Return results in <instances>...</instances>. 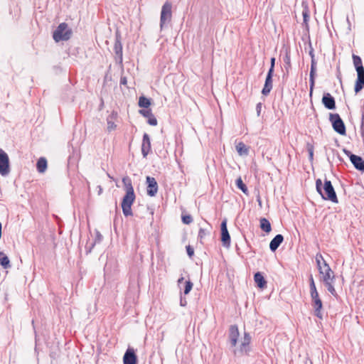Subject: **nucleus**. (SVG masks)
<instances>
[{
  "label": "nucleus",
  "instance_id": "54",
  "mask_svg": "<svg viewBox=\"0 0 364 364\" xmlns=\"http://www.w3.org/2000/svg\"><path fill=\"white\" fill-rule=\"evenodd\" d=\"M347 22H348V26L350 27V21L348 17H347Z\"/></svg>",
  "mask_w": 364,
  "mask_h": 364
},
{
  "label": "nucleus",
  "instance_id": "26",
  "mask_svg": "<svg viewBox=\"0 0 364 364\" xmlns=\"http://www.w3.org/2000/svg\"><path fill=\"white\" fill-rule=\"evenodd\" d=\"M0 264L4 269H9L11 267L9 257L3 252H0Z\"/></svg>",
  "mask_w": 364,
  "mask_h": 364
},
{
  "label": "nucleus",
  "instance_id": "15",
  "mask_svg": "<svg viewBox=\"0 0 364 364\" xmlns=\"http://www.w3.org/2000/svg\"><path fill=\"white\" fill-rule=\"evenodd\" d=\"M321 101L323 106L328 109H335L336 107L334 97L328 92L323 93Z\"/></svg>",
  "mask_w": 364,
  "mask_h": 364
},
{
  "label": "nucleus",
  "instance_id": "52",
  "mask_svg": "<svg viewBox=\"0 0 364 364\" xmlns=\"http://www.w3.org/2000/svg\"><path fill=\"white\" fill-rule=\"evenodd\" d=\"M310 284H315L313 277L311 275L309 279Z\"/></svg>",
  "mask_w": 364,
  "mask_h": 364
},
{
  "label": "nucleus",
  "instance_id": "6",
  "mask_svg": "<svg viewBox=\"0 0 364 364\" xmlns=\"http://www.w3.org/2000/svg\"><path fill=\"white\" fill-rule=\"evenodd\" d=\"M172 4L170 1H166L162 6L161 16H160V28L163 29L164 26L169 23L171 20L172 13Z\"/></svg>",
  "mask_w": 364,
  "mask_h": 364
},
{
  "label": "nucleus",
  "instance_id": "14",
  "mask_svg": "<svg viewBox=\"0 0 364 364\" xmlns=\"http://www.w3.org/2000/svg\"><path fill=\"white\" fill-rule=\"evenodd\" d=\"M239 330L236 325H231L229 328V341L231 347H235L239 337Z\"/></svg>",
  "mask_w": 364,
  "mask_h": 364
},
{
  "label": "nucleus",
  "instance_id": "23",
  "mask_svg": "<svg viewBox=\"0 0 364 364\" xmlns=\"http://www.w3.org/2000/svg\"><path fill=\"white\" fill-rule=\"evenodd\" d=\"M254 280L257 287L260 289H263L267 286V282L260 272H257L255 274Z\"/></svg>",
  "mask_w": 364,
  "mask_h": 364
},
{
  "label": "nucleus",
  "instance_id": "27",
  "mask_svg": "<svg viewBox=\"0 0 364 364\" xmlns=\"http://www.w3.org/2000/svg\"><path fill=\"white\" fill-rule=\"evenodd\" d=\"M259 223H260V228L264 232L269 233L272 230L271 224L267 218H262L259 220Z\"/></svg>",
  "mask_w": 364,
  "mask_h": 364
},
{
  "label": "nucleus",
  "instance_id": "37",
  "mask_svg": "<svg viewBox=\"0 0 364 364\" xmlns=\"http://www.w3.org/2000/svg\"><path fill=\"white\" fill-rule=\"evenodd\" d=\"M323 261H325L323 258V256L321 254H317L316 256V262L317 264L318 268L321 267L323 264Z\"/></svg>",
  "mask_w": 364,
  "mask_h": 364
},
{
  "label": "nucleus",
  "instance_id": "49",
  "mask_svg": "<svg viewBox=\"0 0 364 364\" xmlns=\"http://www.w3.org/2000/svg\"><path fill=\"white\" fill-rule=\"evenodd\" d=\"M337 75V78L341 82H342V77H341V73L339 67L337 68V75Z\"/></svg>",
  "mask_w": 364,
  "mask_h": 364
},
{
  "label": "nucleus",
  "instance_id": "17",
  "mask_svg": "<svg viewBox=\"0 0 364 364\" xmlns=\"http://www.w3.org/2000/svg\"><path fill=\"white\" fill-rule=\"evenodd\" d=\"M151 146L149 135L147 133H144L141 144V154L144 158H146L147 155L151 151Z\"/></svg>",
  "mask_w": 364,
  "mask_h": 364
},
{
  "label": "nucleus",
  "instance_id": "20",
  "mask_svg": "<svg viewBox=\"0 0 364 364\" xmlns=\"http://www.w3.org/2000/svg\"><path fill=\"white\" fill-rule=\"evenodd\" d=\"M284 240V237L281 234L277 235L269 243V249L272 252H275Z\"/></svg>",
  "mask_w": 364,
  "mask_h": 364
},
{
  "label": "nucleus",
  "instance_id": "30",
  "mask_svg": "<svg viewBox=\"0 0 364 364\" xmlns=\"http://www.w3.org/2000/svg\"><path fill=\"white\" fill-rule=\"evenodd\" d=\"M138 104L140 107L148 108L151 105V100L144 96H141Z\"/></svg>",
  "mask_w": 364,
  "mask_h": 364
},
{
  "label": "nucleus",
  "instance_id": "32",
  "mask_svg": "<svg viewBox=\"0 0 364 364\" xmlns=\"http://www.w3.org/2000/svg\"><path fill=\"white\" fill-rule=\"evenodd\" d=\"M333 281H331V282H324L326 288H327V290L333 295V296H336L337 295V293H336V291L333 285Z\"/></svg>",
  "mask_w": 364,
  "mask_h": 364
},
{
  "label": "nucleus",
  "instance_id": "3",
  "mask_svg": "<svg viewBox=\"0 0 364 364\" xmlns=\"http://www.w3.org/2000/svg\"><path fill=\"white\" fill-rule=\"evenodd\" d=\"M73 34V31L66 23H60L53 33V38L57 43L68 41Z\"/></svg>",
  "mask_w": 364,
  "mask_h": 364
},
{
  "label": "nucleus",
  "instance_id": "13",
  "mask_svg": "<svg viewBox=\"0 0 364 364\" xmlns=\"http://www.w3.org/2000/svg\"><path fill=\"white\" fill-rule=\"evenodd\" d=\"M221 242L225 247L230 245V235L227 228V219H224L220 225Z\"/></svg>",
  "mask_w": 364,
  "mask_h": 364
},
{
  "label": "nucleus",
  "instance_id": "2",
  "mask_svg": "<svg viewBox=\"0 0 364 364\" xmlns=\"http://www.w3.org/2000/svg\"><path fill=\"white\" fill-rule=\"evenodd\" d=\"M316 188L323 199L338 203V198L331 182L326 178L323 185L320 178L316 181Z\"/></svg>",
  "mask_w": 364,
  "mask_h": 364
},
{
  "label": "nucleus",
  "instance_id": "35",
  "mask_svg": "<svg viewBox=\"0 0 364 364\" xmlns=\"http://www.w3.org/2000/svg\"><path fill=\"white\" fill-rule=\"evenodd\" d=\"M306 149L309 152V158L311 161L314 159V146L311 144L308 143L306 145Z\"/></svg>",
  "mask_w": 364,
  "mask_h": 364
},
{
  "label": "nucleus",
  "instance_id": "48",
  "mask_svg": "<svg viewBox=\"0 0 364 364\" xmlns=\"http://www.w3.org/2000/svg\"><path fill=\"white\" fill-rule=\"evenodd\" d=\"M127 77L125 76H122L121 78H120V85H127Z\"/></svg>",
  "mask_w": 364,
  "mask_h": 364
},
{
  "label": "nucleus",
  "instance_id": "4",
  "mask_svg": "<svg viewBox=\"0 0 364 364\" xmlns=\"http://www.w3.org/2000/svg\"><path fill=\"white\" fill-rule=\"evenodd\" d=\"M329 121L331 122L333 129L336 132L341 135H346V125L338 114L330 113Z\"/></svg>",
  "mask_w": 364,
  "mask_h": 364
},
{
  "label": "nucleus",
  "instance_id": "31",
  "mask_svg": "<svg viewBox=\"0 0 364 364\" xmlns=\"http://www.w3.org/2000/svg\"><path fill=\"white\" fill-rule=\"evenodd\" d=\"M237 187L241 190L245 194L248 195V189L246 185L243 183L242 178L240 177L236 180Z\"/></svg>",
  "mask_w": 364,
  "mask_h": 364
},
{
  "label": "nucleus",
  "instance_id": "36",
  "mask_svg": "<svg viewBox=\"0 0 364 364\" xmlns=\"http://www.w3.org/2000/svg\"><path fill=\"white\" fill-rule=\"evenodd\" d=\"M193 221V218L190 215H182V222L184 224L188 225Z\"/></svg>",
  "mask_w": 364,
  "mask_h": 364
},
{
  "label": "nucleus",
  "instance_id": "50",
  "mask_svg": "<svg viewBox=\"0 0 364 364\" xmlns=\"http://www.w3.org/2000/svg\"><path fill=\"white\" fill-rule=\"evenodd\" d=\"M257 201L258 202L259 207H262V200L259 196H257Z\"/></svg>",
  "mask_w": 364,
  "mask_h": 364
},
{
  "label": "nucleus",
  "instance_id": "33",
  "mask_svg": "<svg viewBox=\"0 0 364 364\" xmlns=\"http://www.w3.org/2000/svg\"><path fill=\"white\" fill-rule=\"evenodd\" d=\"M193 284L190 280L186 281L183 289V294L185 295L188 294L193 288Z\"/></svg>",
  "mask_w": 364,
  "mask_h": 364
},
{
  "label": "nucleus",
  "instance_id": "24",
  "mask_svg": "<svg viewBox=\"0 0 364 364\" xmlns=\"http://www.w3.org/2000/svg\"><path fill=\"white\" fill-rule=\"evenodd\" d=\"M48 163L46 159L44 157H41L36 163L37 171L39 173H43L46 171Z\"/></svg>",
  "mask_w": 364,
  "mask_h": 364
},
{
  "label": "nucleus",
  "instance_id": "53",
  "mask_svg": "<svg viewBox=\"0 0 364 364\" xmlns=\"http://www.w3.org/2000/svg\"><path fill=\"white\" fill-rule=\"evenodd\" d=\"M184 278L183 277H180L178 279V284H181L183 281Z\"/></svg>",
  "mask_w": 364,
  "mask_h": 364
},
{
  "label": "nucleus",
  "instance_id": "9",
  "mask_svg": "<svg viewBox=\"0 0 364 364\" xmlns=\"http://www.w3.org/2000/svg\"><path fill=\"white\" fill-rule=\"evenodd\" d=\"M318 271L323 276V282L333 281L335 279L334 273L331 270L329 265L326 263V261H323V264L321 267H318Z\"/></svg>",
  "mask_w": 364,
  "mask_h": 364
},
{
  "label": "nucleus",
  "instance_id": "19",
  "mask_svg": "<svg viewBox=\"0 0 364 364\" xmlns=\"http://www.w3.org/2000/svg\"><path fill=\"white\" fill-rule=\"evenodd\" d=\"M273 74L272 73H269V72H267V76H266V79H265V82H264V87L262 90V94L263 95H268L272 89V77H273Z\"/></svg>",
  "mask_w": 364,
  "mask_h": 364
},
{
  "label": "nucleus",
  "instance_id": "18",
  "mask_svg": "<svg viewBox=\"0 0 364 364\" xmlns=\"http://www.w3.org/2000/svg\"><path fill=\"white\" fill-rule=\"evenodd\" d=\"M316 60H311V70L309 74L310 95H312L315 86V77L316 72Z\"/></svg>",
  "mask_w": 364,
  "mask_h": 364
},
{
  "label": "nucleus",
  "instance_id": "22",
  "mask_svg": "<svg viewBox=\"0 0 364 364\" xmlns=\"http://www.w3.org/2000/svg\"><path fill=\"white\" fill-rule=\"evenodd\" d=\"M353 65L355 66V69L357 72V74L364 73V67L363 65L362 60L360 56L356 55L355 54L353 55Z\"/></svg>",
  "mask_w": 364,
  "mask_h": 364
},
{
  "label": "nucleus",
  "instance_id": "12",
  "mask_svg": "<svg viewBox=\"0 0 364 364\" xmlns=\"http://www.w3.org/2000/svg\"><path fill=\"white\" fill-rule=\"evenodd\" d=\"M146 183L147 185L146 187V193L148 196L153 197L156 196L158 191V183L156 181V179L154 177L151 176H146Z\"/></svg>",
  "mask_w": 364,
  "mask_h": 364
},
{
  "label": "nucleus",
  "instance_id": "51",
  "mask_svg": "<svg viewBox=\"0 0 364 364\" xmlns=\"http://www.w3.org/2000/svg\"><path fill=\"white\" fill-rule=\"evenodd\" d=\"M97 188H98V194L100 195L102 191V188L101 186H98Z\"/></svg>",
  "mask_w": 364,
  "mask_h": 364
},
{
  "label": "nucleus",
  "instance_id": "25",
  "mask_svg": "<svg viewBox=\"0 0 364 364\" xmlns=\"http://www.w3.org/2000/svg\"><path fill=\"white\" fill-rule=\"evenodd\" d=\"M236 150L240 156H247L249 154V149L243 142H239L236 145Z\"/></svg>",
  "mask_w": 364,
  "mask_h": 364
},
{
  "label": "nucleus",
  "instance_id": "47",
  "mask_svg": "<svg viewBox=\"0 0 364 364\" xmlns=\"http://www.w3.org/2000/svg\"><path fill=\"white\" fill-rule=\"evenodd\" d=\"M309 55L311 56V60H316L314 49L311 46H310Z\"/></svg>",
  "mask_w": 364,
  "mask_h": 364
},
{
  "label": "nucleus",
  "instance_id": "1",
  "mask_svg": "<svg viewBox=\"0 0 364 364\" xmlns=\"http://www.w3.org/2000/svg\"><path fill=\"white\" fill-rule=\"evenodd\" d=\"M122 182L125 186L126 194L122 198V208L123 214L127 217L133 215L132 205L135 200V193L132 184L131 179L128 177L124 178Z\"/></svg>",
  "mask_w": 364,
  "mask_h": 364
},
{
  "label": "nucleus",
  "instance_id": "39",
  "mask_svg": "<svg viewBox=\"0 0 364 364\" xmlns=\"http://www.w3.org/2000/svg\"><path fill=\"white\" fill-rule=\"evenodd\" d=\"M284 61L285 63V68L287 70H288V69L291 67L290 56L288 53L286 54V55L284 58Z\"/></svg>",
  "mask_w": 364,
  "mask_h": 364
},
{
  "label": "nucleus",
  "instance_id": "38",
  "mask_svg": "<svg viewBox=\"0 0 364 364\" xmlns=\"http://www.w3.org/2000/svg\"><path fill=\"white\" fill-rule=\"evenodd\" d=\"M139 112L140 114L147 118L153 114L151 109H140Z\"/></svg>",
  "mask_w": 364,
  "mask_h": 364
},
{
  "label": "nucleus",
  "instance_id": "46",
  "mask_svg": "<svg viewBox=\"0 0 364 364\" xmlns=\"http://www.w3.org/2000/svg\"><path fill=\"white\" fill-rule=\"evenodd\" d=\"M180 305L181 306H186L187 305V301L186 298H183L181 296L180 298Z\"/></svg>",
  "mask_w": 364,
  "mask_h": 364
},
{
  "label": "nucleus",
  "instance_id": "44",
  "mask_svg": "<svg viewBox=\"0 0 364 364\" xmlns=\"http://www.w3.org/2000/svg\"><path fill=\"white\" fill-rule=\"evenodd\" d=\"M310 284V293H311V294H314L316 295V293H318V291H317V289H316L315 284Z\"/></svg>",
  "mask_w": 364,
  "mask_h": 364
},
{
  "label": "nucleus",
  "instance_id": "16",
  "mask_svg": "<svg viewBox=\"0 0 364 364\" xmlns=\"http://www.w3.org/2000/svg\"><path fill=\"white\" fill-rule=\"evenodd\" d=\"M124 364H137V356L133 348H129L123 357Z\"/></svg>",
  "mask_w": 364,
  "mask_h": 364
},
{
  "label": "nucleus",
  "instance_id": "11",
  "mask_svg": "<svg viewBox=\"0 0 364 364\" xmlns=\"http://www.w3.org/2000/svg\"><path fill=\"white\" fill-rule=\"evenodd\" d=\"M114 51L115 53V59L116 62L122 64L123 58H122V44L121 42V36L120 35L117 33H116V38H115V42L114 45Z\"/></svg>",
  "mask_w": 364,
  "mask_h": 364
},
{
  "label": "nucleus",
  "instance_id": "42",
  "mask_svg": "<svg viewBox=\"0 0 364 364\" xmlns=\"http://www.w3.org/2000/svg\"><path fill=\"white\" fill-rule=\"evenodd\" d=\"M270 63H271V65H270V68H269L268 72L274 73V65H275V58H272Z\"/></svg>",
  "mask_w": 364,
  "mask_h": 364
},
{
  "label": "nucleus",
  "instance_id": "41",
  "mask_svg": "<svg viewBox=\"0 0 364 364\" xmlns=\"http://www.w3.org/2000/svg\"><path fill=\"white\" fill-rule=\"evenodd\" d=\"M116 127V124L112 121L107 119V129L109 132L114 130Z\"/></svg>",
  "mask_w": 364,
  "mask_h": 364
},
{
  "label": "nucleus",
  "instance_id": "28",
  "mask_svg": "<svg viewBox=\"0 0 364 364\" xmlns=\"http://www.w3.org/2000/svg\"><path fill=\"white\" fill-rule=\"evenodd\" d=\"M102 235H101V233L100 232L97 231L96 232V237H95V242L91 243L90 247H88L87 245L85 247V248H86V253L87 254L90 253L91 251H92V249L95 247V244L100 242L102 241Z\"/></svg>",
  "mask_w": 364,
  "mask_h": 364
},
{
  "label": "nucleus",
  "instance_id": "34",
  "mask_svg": "<svg viewBox=\"0 0 364 364\" xmlns=\"http://www.w3.org/2000/svg\"><path fill=\"white\" fill-rule=\"evenodd\" d=\"M302 16H303V19H304L303 24H304L306 28H308V21H309V14L308 9H304L303 11Z\"/></svg>",
  "mask_w": 364,
  "mask_h": 364
},
{
  "label": "nucleus",
  "instance_id": "21",
  "mask_svg": "<svg viewBox=\"0 0 364 364\" xmlns=\"http://www.w3.org/2000/svg\"><path fill=\"white\" fill-rule=\"evenodd\" d=\"M364 89V73L357 74V79L355 80L354 91L357 94Z\"/></svg>",
  "mask_w": 364,
  "mask_h": 364
},
{
  "label": "nucleus",
  "instance_id": "29",
  "mask_svg": "<svg viewBox=\"0 0 364 364\" xmlns=\"http://www.w3.org/2000/svg\"><path fill=\"white\" fill-rule=\"evenodd\" d=\"M210 234V230L200 228L198 231V240L200 243H203V240L205 238L207 235H209Z\"/></svg>",
  "mask_w": 364,
  "mask_h": 364
},
{
  "label": "nucleus",
  "instance_id": "43",
  "mask_svg": "<svg viewBox=\"0 0 364 364\" xmlns=\"http://www.w3.org/2000/svg\"><path fill=\"white\" fill-rule=\"evenodd\" d=\"M186 251H187V254L189 257H192L194 254V250L192 247H191L190 245H188L186 247Z\"/></svg>",
  "mask_w": 364,
  "mask_h": 364
},
{
  "label": "nucleus",
  "instance_id": "45",
  "mask_svg": "<svg viewBox=\"0 0 364 364\" xmlns=\"http://www.w3.org/2000/svg\"><path fill=\"white\" fill-rule=\"evenodd\" d=\"M261 109H262V103L259 102L257 104V106H256V111H257V116L260 115Z\"/></svg>",
  "mask_w": 364,
  "mask_h": 364
},
{
  "label": "nucleus",
  "instance_id": "40",
  "mask_svg": "<svg viewBox=\"0 0 364 364\" xmlns=\"http://www.w3.org/2000/svg\"><path fill=\"white\" fill-rule=\"evenodd\" d=\"M148 123L151 126H156L157 125V119L152 114L151 117L148 118Z\"/></svg>",
  "mask_w": 364,
  "mask_h": 364
},
{
  "label": "nucleus",
  "instance_id": "10",
  "mask_svg": "<svg viewBox=\"0 0 364 364\" xmlns=\"http://www.w3.org/2000/svg\"><path fill=\"white\" fill-rule=\"evenodd\" d=\"M312 299V306L314 309V315L319 318L320 319L323 318V314L321 313V309L323 307L322 301L319 298L318 293H316V295L311 294Z\"/></svg>",
  "mask_w": 364,
  "mask_h": 364
},
{
  "label": "nucleus",
  "instance_id": "5",
  "mask_svg": "<svg viewBox=\"0 0 364 364\" xmlns=\"http://www.w3.org/2000/svg\"><path fill=\"white\" fill-rule=\"evenodd\" d=\"M251 336L248 332H244V336L241 341V343L238 349H235L233 350V353L236 355H249L250 352L251 351L250 342H251Z\"/></svg>",
  "mask_w": 364,
  "mask_h": 364
},
{
  "label": "nucleus",
  "instance_id": "8",
  "mask_svg": "<svg viewBox=\"0 0 364 364\" xmlns=\"http://www.w3.org/2000/svg\"><path fill=\"white\" fill-rule=\"evenodd\" d=\"M10 172L9 158L8 154L0 149V173L6 176Z\"/></svg>",
  "mask_w": 364,
  "mask_h": 364
},
{
  "label": "nucleus",
  "instance_id": "7",
  "mask_svg": "<svg viewBox=\"0 0 364 364\" xmlns=\"http://www.w3.org/2000/svg\"><path fill=\"white\" fill-rule=\"evenodd\" d=\"M343 151L349 157L350 162L355 169L364 172V160L361 156L353 154L351 151L346 149H343Z\"/></svg>",
  "mask_w": 364,
  "mask_h": 364
}]
</instances>
